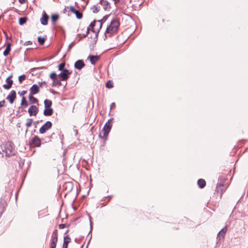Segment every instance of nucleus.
I'll return each mask as SVG.
<instances>
[{
  "mask_svg": "<svg viewBox=\"0 0 248 248\" xmlns=\"http://www.w3.org/2000/svg\"><path fill=\"white\" fill-rule=\"evenodd\" d=\"M2 156H9L15 154L14 148L12 142L8 141L2 147Z\"/></svg>",
  "mask_w": 248,
  "mask_h": 248,
  "instance_id": "nucleus-1",
  "label": "nucleus"
},
{
  "mask_svg": "<svg viewBox=\"0 0 248 248\" xmlns=\"http://www.w3.org/2000/svg\"><path fill=\"white\" fill-rule=\"evenodd\" d=\"M119 25V22L117 19L112 20L109 25L107 27L106 33L110 34L115 33L118 29Z\"/></svg>",
  "mask_w": 248,
  "mask_h": 248,
  "instance_id": "nucleus-2",
  "label": "nucleus"
},
{
  "mask_svg": "<svg viewBox=\"0 0 248 248\" xmlns=\"http://www.w3.org/2000/svg\"><path fill=\"white\" fill-rule=\"evenodd\" d=\"M102 22L100 20H94L90 24L89 27L87 28V31L92 30L93 32H98L102 27ZM88 31H87V34Z\"/></svg>",
  "mask_w": 248,
  "mask_h": 248,
  "instance_id": "nucleus-3",
  "label": "nucleus"
},
{
  "mask_svg": "<svg viewBox=\"0 0 248 248\" xmlns=\"http://www.w3.org/2000/svg\"><path fill=\"white\" fill-rule=\"evenodd\" d=\"M112 125L109 120H108L105 124L102 132L100 133L99 136L102 139L106 138L108 134L110 132Z\"/></svg>",
  "mask_w": 248,
  "mask_h": 248,
  "instance_id": "nucleus-4",
  "label": "nucleus"
},
{
  "mask_svg": "<svg viewBox=\"0 0 248 248\" xmlns=\"http://www.w3.org/2000/svg\"><path fill=\"white\" fill-rule=\"evenodd\" d=\"M71 74L69 70L66 69L61 71V72L58 75V77L61 78L62 81L67 80L70 77Z\"/></svg>",
  "mask_w": 248,
  "mask_h": 248,
  "instance_id": "nucleus-5",
  "label": "nucleus"
},
{
  "mask_svg": "<svg viewBox=\"0 0 248 248\" xmlns=\"http://www.w3.org/2000/svg\"><path fill=\"white\" fill-rule=\"evenodd\" d=\"M52 126V123L49 121H47L39 129V132L41 134L45 133L46 131L50 129Z\"/></svg>",
  "mask_w": 248,
  "mask_h": 248,
  "instance_id": "nucleus-6",
  "label": "nucleus"
},
{
  "mask_svg": "<svg viewBox=\"0 0 248 248\" xmlns=\"http://www.w3.org/2000/svg\"><path fill=\"white\" fill-rule=\"evenodd\" d=\"M38 110L39 109L36 106L32 105L29 108L28 112L30 116H35L37 114Z\"/></svg>",
  "mask_w": 248,
  "mask_h": 248,
  "instance_id": "nucleus-7",
  "label": "nucleus"
},
{
  "mask_svg": "<svg viewBox=\"0 0 248 248\" xmlns=\"http://www.w3.org/2000/svg\"><path fill=\"white\" fill-rule=\"evenodd\" d=\"M16 98V93L14 90L11 91L10 94L6 97V99L9 101L10 104H13Z\"/></svg>",
  "mask_w": 248,
  "mask_h": 248,
  "instance_id": "nucleus-8",
  "label": "nucleus"
},
{
  "mask_svg": "<svg viewBox=\"0 0 248 248\" xmlns=\"http://www.w3.org/2000/svg\"><path fill=\"white\" fill-rule=\"evenodd\" d=\"M12 77V76L11 75L6 78V81L7 84H4L3 85V87L4 89H5L6 90H8L10 88H11V87L13 84V80L11 79V78Z\"/></svg>",
  "mask_w": 248,
  "mask_h": 248,
  "instance_id": "nucleus-9",
  "label": "nucleus"
},
{
  "mask_svg": "<svg viewBox=\"0 0 248 248\" xmlns=\"http://www.w3.org/2000/svg\"><path fill=\"white\" fill-rule=\"evenodd\" d=\"M30 92L31 94L38 93L39 92V86L36 84L33 85L30 89Z\"/></svg>",
  "mask_w": 248,
  "mask_h": 248,
  "instance_id": "nucleus-10",
  "label": "nucleus"
},
{
  "mask_svg": "<svg viewBox=\"0 0 248 248\" xmlns=\"http://www.w3.org/2000/svg\"><path fill=\"white\" fill-rule=\"evenodd\" d=\"M70 10L72 13L76 14L77 18L81 19L82 17V13L76 10L73 6H71Z\"/></svg>",
  "mask_w": 248,
  "mask_h": 248,
  "instance_id": "nucleus-11",
  "label": "nucleus"
},
{
  "mask_svg": "<svg viewBox=\"0 0 248 248\" xmlns=\"http://www.w3.org/2000/svg\"><path fill=\"white\" fill-rule=\"evenodd\" d=\"M85 66V64L82 60H78L75 63V67L78 70H80Z\"/></svg>",
  "mask_w": 248,
  "mask_h": 248,
  "instance_id": "nucleus-12",
  "label": "nucleus"
},
{
  "mask_svg": "<svg viewBox=\"0 0 248 248\" xmlns=\"http://www.w3.org/2000/svg\"><path fill=\"white\" fill-rule=\"evenodd\" d=\"M100 4L103 6L105 10H108L110 8L109 3L106 0H100Z\"/></svg>",
  "mask_w": 248,
  "mask_h": 248,
  "instance_id": "nucleus-13",
  "label": "nucleus"
},
{
  "mask_svg": "<svg viewBox=\"0 0 248 248\" xmlns=\"http://www.w3.org/2000/svg\"><path fill=\"white\" fill-rule=\"evenodd\" d=\"M31 143L33 145L38 147L41 145V140L37 136H35L31 140Z\"/></svg>",
  "mask_w": 248,
  "mask_h": 248,
  "instance_id": "nucleus-14",
  "label": "nucleus"
},
{
  "mask_svg": "<svg viewBox=\"0 0 248 248\" xmlns=\"http://www.w3.org/2000/svg\"><path fill=\"white\" fill-rule=\"evenodd\" d=\"M227 229L225 226L218 233L217 238L220 240L224 238V235L227 232Z\"/></svg>",
  "mask_w": 248,
  "mask_h": 248,
  "instance_id": "nucleus-15",
  "label": "nucleus"
},
{
  "mask_svg": "<svg viewBox=\"0 0 248 248\" xmlns=\"http://www.w3.org/2000/svg\"><path fill=\"white\" fill-rule=\"evenodd\" d=\"M48 19V16L46 15V14L45 12H44L43 15L42 17H41V18L40 19L41 24L43 25H47Z\"/></svg>",
  "mask_w": 248,
  "mask_h": 248,
  "instance_id": "nucleus-16",
  "label": "nucleus"
},
{
  "mask_svg": "<svg viewBox=\"0 0 248 248\" xmlns=\"http://www.w3.org/2000/svg\"><path fill=\"white\" fill-rule=\"evenodd\" d=\"M88 59L90 60L92 64H95L99 60V57L97 56L89 55Z\"/></svg>",
  "mask_w": 248,
  "mask_h": 248,
  "instance_id": "nucleus-17",
  "label": "nucleus"
},
{
  "mask_svg": "<svg viewBox=\"0 0 248 248\" xmlns=\"http://www.w3.org/2000/svg\"><path fill=\"white\" fill-rule=\"evenodd\" d=\"M57 236L56 235L55 236H52L51 238V248H56V244L57 242Z\"/></svg>",
  "mask_w": 248,
  "mask_h": 248,
  "instance_id": "nucleus-18",
  "label": "nucleus"
},
{
  "mask_svg": "<svg viewBox=\"0 0 248 248\" xmlns=\"http://www.w3.org/2000/svg\"><path fill=\"white\" fill-rule=\"evenodd\" d=\"M53 113V109L51 108H46L44 111V115L45 116H51Z\"/></svg>",
  "mask_w": 248,
  "mask_h": 248,
  "instance_id": "nucleus-19",
  "label": "nucleus"
},
{
  "mask_svg": "<svg viewBox=\"0 0 248 248\" xmlns=\"http://www.w3.org/2000/svg\"><path fill=\"white\" fill-rule=\"evenodd\" d=\"M70 241V238L68 236H65L64 238V242L62 248H67L68 245Z\"/></svg>",
  "mask_w": 248,
  "mask_h": 248,
  "instance_id": "nucleus-20",
  "label": "nucleus"
},
{
  "mask_svg": "<svg viewBox=\"0 0 248 248\" xmlns=\"http://www.w3.org/2000/svg\"><path fill=\"white\" fill-rule=\"evenodd\" d=\"M198 185L200 188H203L206 185V182L204 179H200L198 181Z\"/></svg>",
  "mask_w": 248,
  "mask_h": 248,
  "instance_id": "nucleus-21",
  "label": "nucleus"
},
{
  "mask_svg": "<svg viewBox=\"0 0 248 248\" xmlns=\"http://www.w3.org/2000/svg\"><path fill=\"white\" fill-rule=\"evenodd\" d=\"M11 44L10 43L7 44L6 48L3 52V55L7 56L9 54L11 50Z\"/></svg>",
  "mask_w": 248,
  "mask_h": 248,
  "instance_id": "nucleus-22",
  "label": "nucleus"
},
{
  "mask_svg": "<svg viewBox=\"0 0 248 248\" xmlns=\"http://www.w3.org/2000/svg\"><path fill=\"white\" fill-rule=\"evenodd\" d=\"M32 95L33 94H30V95L29 96V99L30 101L32 104L37 103H38L37 99L36 98H35L34 97H33Z\"/></svg>",
  "mask_w": 248,
  "mask_h": 248,
  "instance_id": "nucleus-23",
  "label": "nucleus"
},
{
  "mask_svg": "<svg viewBox=\"0 0 248 248\" xmlns=\"http://www.w3.org/2000/svg\"><path fill=\"white\" fill-rule=\"evenodd\" d=\"M44 105L45 108H50L52 105V102L48 99H45L44 101Z\"/></svg>",
  "mask_w": 248,
  "mask_h": 248,
  "instance_id": "nucleus-24",
  "label": "nucleus"
},
{
  "mask_svg": "<svg viewBox=\"0 0 248 248\" xmlns=\"http://www.w3.org/2000/svg\"><path fill=\"white\" fill-rule=\"evenodd\" d=\"M32 122L33 119L31 118H29L26 120V126L27 128H29L31 126Z\"/></svg>",
  "mask_w": 248,
  "mask_h": 248,
  "instance_id": "nucleus-25",
  "label": "nucleus"
},
{
  "mask_svg": "<svg viewBox=\"0 0 248 248\" xmlns=\"http://www.w3.org/2000/svg\"><path fill=\"white\" fill-rule=\"evenodd\" d=\"M53 82L52 83V86H61V82L60 80H58V78H56V79H53Z\"/></svg>",
  "mask_w": 248,
  "mask_h": 248,
  "instance_id": "nucleus-26",
  "label": "nucleus"
},
{
  "mask_svg": "<svg viewBox=\"0 0 248 248\" xmlns=\"http://www.w3.org/2000/svg\"><path fill=\"white\" fill-rule=\"evenodd\" d=\"M59 19V16L56 14L52 15L51 16L52 22L54 23Z\"/></svg>",
  "mask_w": 248,
  "mask_h": 248,
  "instance_id": "nucleus-27",
  "label": "nucleus"
},
{
  "mask_svg": "<svg viewBox=\"0 0 248 248\" xmlns=\"http://www.w3.org/2000/svg\"><path fill=\"white\" fill-rule=\"evenodd\" d=\"M27 20V18L26 17H21L19 19V24L21 25L26 23Z\"/></svg>",
  "mask_w": 248,
  "mask_h": 248,
  "instance_id": "nucleus-28",
  "label": "nucleus"
},
{
  "mask_svg": "<svg viewBox=\"0 0 248 248\" xmlns=\"http://www.w3.org/2000/svg\"><path fill=\"white\" fill-rule=\"evenodd\" d=\"M5 209V206L4 203L2 202H0V217L1 216L2 213L4 212Z\"/></svg>",
  "mask_w": 248,
  "mask_h": 248,
  "instance_id": "nucleus-29",
  "label": "nucleus"
},
{
  "mask_svg": "<svg viewBox=\"0 0 248 248\" xmlns=\"http://www.w3.org/2000/svg\"><path fill=\"white\" fill-rule=\"evenodd\" d=\"M21 105L22 106H24L25 107H26L28 106V104L27 102L26 101L25 98L24 97H23L21 100Z\"/></svg>",
  "mask_w": 248,
  "mask_h": 248,
  "instance_id": "nucleus-30",
  "label": "nucleus"
},
{
  "mask_svg": "<svg viewBox=\"0 0 248 248\" xmlns=\"http://www.w3.org/2000/svg\"><path fill=\"white\" fill-rule=\"evenodd\" d=\"M64 66H65V63L62 62V63H60L58 65V69H59V70L61 71H62L63 70H65L64 69Z\"/></svg>",
  "mask_w": 248,
  "mask_h": 248,
  "instance_id": "nucleus-31",
  "label": "nucleus"
},
{
  "mask_svg": "<svg viewBox=\"0 0 248 248\" xmlns=\"http://www.w3.org/2000/svg\"><path fill=\"white\" fill-rule=\"evenodd\" d=\"M26 79V76L25 75H22L18 77V80L20 83H21L23 80Z\"/></svg>",
  "mask_w": 248,
  "mask_h": 248,
  "instance_id": "nucleus-32",
  "label": "nucleus"
},
{
  "mask_svg": "<svg viewBox=\"0 0 248 248\" xmlns=\"http://www.w3.org/2000/svg\"><path fill=\"white\" fill-rule=\"evenodd\" d=\"M106 86L108 88H111L113 87V83L109 80L106 83Z\"/></svg>",
  "mask_w": 248,
  "mask_h": 248,
  "instance_id": "nucleus-33",
  "label": "nucleus"
},
{
  "mask_svg": "<svg viewBox=\"0 0 248 248\" xmlns=\"http://www.w3.org/2000/svg\"><path fill=\"white\" fill-rule=\"evenodd\" d=\"M38 41L39 44L41 45H43L45 42V39L44 38H42L41 36L38 37Z\"/></svg>",
  "mask_w": 248,
  "mask_h": 248,
  "instance_id": "nucleus-34",
  "label": "nucleus"
},
{
  "mask_svg": "<svg viewBox=\"0 0 248 248\" xmlns=\"http://www.w3.org/2000/svg\"><path fill=\"white\" fill-rule=\"evenodd\" d=\"M50 78L52 80L56 79L57 78V75L55 72H53L50 75Z\"/></svg>",
  "mask_w": 248,
  "mask_h": 248,
  "instance_id": "nucleus-35",
  "label": "nucleus"
},
{
  "mask_svg": "<svg viewBox=\"0 0 248 248\" xmlns=\"http://www.w3.org/2000/svg\"><path fill=\"white\" fill-rule=\"evenodd\" d=\"M92 9L93 10V12L94 13H96L98 12L99 11V9L97 6H93L92 8Z\"/></svg>",
  "mask_w": 248,
  "mask_h": 248,
  "instance_id": "nucleus-36",
  "label": "nucleus"
},
{
  "mask_svg": "<svg viewBox=\"0 0 248 248\" xmlns=\"http://www.w3.org/2000/svg\"><path fill=\"white\" fill-rule=\"evenodd\" d=\"M38 84H39V87H43V85L44 84H46V82L45 81H43V82H38Z\"/></svg>",
  "mask_w": 248,
  "mask_h": 248,
  "instance_id": "nucleus-37",
  "label": "nucleus"
},
{
  "mask_svg": "<svg viewBox=\"0 0 248 248\" xmlns=\"http://www.w3.org/2000/svg\"><path fill=\"white\" fill-rule=\"evenodd\" d=\"M27 93L26 91H22L21 92H18V93L20 96L24 95L25 94H26Z\"/></svg>",
  "mask_w": 248,
  "mask_h": 248,
  "instance_id": "nucleus-38",
  "label": "nucleus"
},
{
  "mask_svg": "<svg viewBox=\"0 0 248 248\" xmlns=\"http://www.w3.org/2000/svg\"><path fill=\"white\" fill-rule=\"evenodd\" d=\"M31 44H32V42H31L30 41H26L24 43L25 46H28V45H30Z\"/></svg>",
  "mask_w": 248,
  "mask_h": 248,
  "instance_id": "nucleus-39",
  "label": "nucleus"
},
{
  "mask_svg": "<svg viewBox=\"0 0 248 248\" xmlns=\"http://www.w3.org/2000/svg\"><path fill=\"white\" fill-rule=\"evenodd\" d=\"M107 17L108 16H104L100 21H101L102 23V22H105L106 20Z\"/></svg>",
  "mask_w": 248,
  "mask_h": 248,
  "instance_id": "nucleus-40",
  "label": "nucleus"
},
{
  "mask_svg": "<svg viewBox=\"0 0 248 248\" xmlns=\"http://www.w3.org/2000/svg\"><path fill=\"white\" fill-rule=\"evenodd\" d=\"M65 225L64 224H61L59 225L60 229H63L64 228H65Z\"/></svg>",
  "mask_w": 248,
  "mask_h": 248,
  "instance_id": "nucleus-41",
  "label": "nucleus"
},
{
  "mask_svg": "<svg viewBox=\"0 0 248 248\" xmlns=\"http://www.w3.org/2000/svg\"><path fill=\"white\" fill-rule=\"evenodd\" d=\"M5 103V101L2 100L0 101V107H2L4 105V104Z\"/></svg>",
  "mask_w": 248,
  "mask_h": 248,
  "instance_id": "nucleus-42",
  "label": "nucleus"
},
{
  "mask_svg": "<svg viewBox=\"0 0 248 248\" xmlns=\"http://www.w3.org/2000/svg\"><path fill=\"white\" fill-rule=\"evenodd\" d=\"M115 104L114 103H112L110 105V109H113L115 108Z\"/></svg>",
  "mask_w": 248,
  "mask_h": 248,
  "instance_id": "nucleus-43",
  "label": "nucleus"
},
{
  "mask_svg": "<svg viewBox=\"0 0 248 248\" xmlns=\"http://www.w3.org/2000/svg\"><path fill=\"white\" fill-rule=\"evenodd\" d=\"M18 1L20 3L22 4L25 2V0H18Z\"/></svg>",
  "mask_w": 248,
  "mask_h": 248,
  "instance_id": "nucleus-44",
  "label": "nucleus"
}]
</instances>
